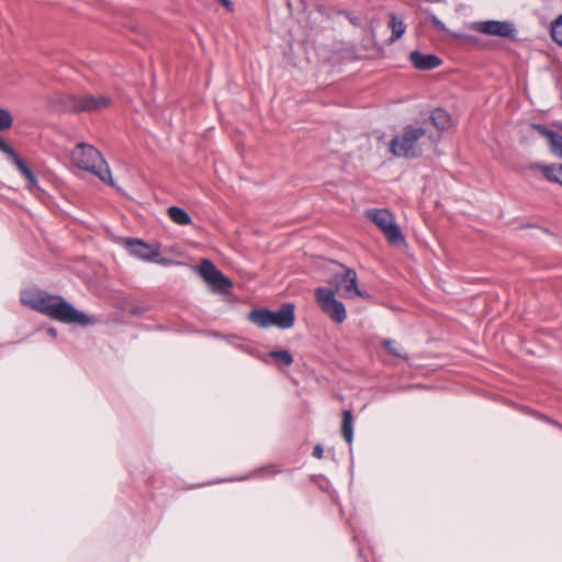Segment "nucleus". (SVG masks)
Masks as SVG:
<instances>
[{
  "label": "nucleus",
  "instance_id": "f257e3e1",
  "mask_svg": "<svg viewBox=\"0 0 562 562\" xmlns=\"http://www.w3.org/2000/svg\"><path fill=\"white\" fill-rule=\"evenodd\" d=\"M23 302L33 310L61 323L78 324L81 326L93 323L87 314L76 310L61 296L38 293L32 297L23 299Z\"/></svg>",
  "mask_w": 562,
  "mask_h": 562
},
{
  "label": "nucleus",
  "instance_id": "f03ea898",
  "mask_svg": "<svg viewBox=\"0 0 562 562\" xmlns=\"http://www.w3.org/2000/svg\"><path fill=\"white\" fill-rule=\"evenodd\" d=\"M112 105L108 95L55 94L49 98V106L55 112H99Z\"/></svg>",
  "mask_w": 562,
  "mask_h": 562
},
{
  "label": "nucleus",
  "instance_id": "7ed1b4c3",
  "mask_svg": "<svg viewBox=\"0 0 562 562\" xmlns=\"http://www.w3.org/2000/svg\"><path fill=\"white\" fill-rule=\"evenodd\" d=\"M72 164L97 176L101 181L113 186L111 171L101 153L92 145L79 143L71 151Z\"/></svg>",
  "mask_w": 562,
  "mask_h": 562
},
{
  "label": "nucleus",
  "instance_id": "20e7f679",
  "mask_svg": "<svg viewBox=\"0 0 562 562\" xmlns=\"http://www.w3.org/2000/svg\"><path fill=\"white\" fill-rule=\"evenodd\" d=\"M427 131L423 127L408 125L401 135L395 136L390 143V151L396 157L414 158L422 154V139Z\"/></svg>",
  "mask_w": 562,
  "mask_h": 562
},
{
  "label": "nucleus",
  "instance_id": "39448f33",
  "mask_svg": "<svg viewBox=\"0 0 562 562\" xmlns=\"http://www.w3.org/2000/svg\"><path fill=\"white\" fill-rule=\"evenodd\" d=\"M364 216L383 233L391 245L405 244V236L387 209H368Z\"/></svg>",
  "mask_w": 562,
  "mask_h": 562
},
{
  "label": "nucleus",
  "instance_id": "423d86ee",
  "mask_svg": "<svg viewBox=\"0 0 562 562\" xmlns=\"http://www.w3.org/2000/svg\"><path fill=\"white\" fill-rule=\"evenodd\" d=\"M315 300L321 311L333 322L341 324L347 318L346 307L336 299L335 291L326 286L315 289Z\"/></svg>",
  "mask_w": 562,
  "mask_h": 562
},
{
  "label": "nucleus",
  "instance_id": "0eeeda50",
  "mask_svg": "<svg viewBox=\"0 0 562 562\" xmlns=\"http://www.w3.org/2000/svg\"><path fill=\"white\" fill-rule=\"evenodd\" d=\"M331 291L340 294L345 299L352 296L368 297V295L358 288L357 272L351 268H346L342 274L336 273L328 281Z\"/></svg>",
  "mask_w": 562,
  "mask_h": 562
},
{
  "label": "nucleus",
  "instance_id": "6e6552de",
  "mask_svg": "<svg viewBox=\"0 0 562 562\" xmlns=\"http://www.w3.org/2000/svg\"><path fill=\"white\" fill-rule=\"evenodd\" d=\"M201 278L211 286L212 291L227 294L233 288V282L210 259H202L198 268Z\"/></svg>",
  "mask_w": 562,
  "mask_h": 562
},
{
  "label": "nucleus",
  "instance_id": "1a4fd4ad",
  "mask_svg": "<svg viewBox=\"0 0 562 562\" xmlns=\"http://www.w3.org/2000/svg\"><path fill=\"white\" fill-rule=\"evenodd\" d=\"M472 30L477 33L516 41L517 31L508 21L486 20L473 23Z\"/></svg>",
  "mask_w": 562,
  "mask_h": 562
},
{
  "label": "nucleus",
  "instance_id": "9d476101",
  "mask_svg": "<svg viewBox=\"0 0 562 562\" xmlns=\"http://www.w3.org/2000/svg\"><path fill=\"white\" fill-rule=\"evenodd\" d=\"M124 246L128 249L130 254L146 261H154L166 263L167 260H158L160 256V244H147L143 239L127 238L124 240Z\"/></svg>",
  "mask_w": 562,
  "mask_h": 562
},
{
  "label": "nucleus",
  "instance_id": "9b49d317",
  "mask_svg": "<svg viewBox=\"0 0 562 562\" xmlns=\"http://www.w3.org/2000/svg\"><path fill=\"white\" fill-rule=\"evenodd\" d=\"M0 150L9 156L20 172L30 181V189L37 186V179L26 162L0 136Z\"/></svg>",
  "mask_w": 562,
  "mask_h": 562
},
{
  "label": "nucleus",
  "instance_id": "f8f14e48",
  "mask_svg": "<svg viewBox=\"0 0 562 562\" xmlns=\"http://www.w3.org/2000/svg\"><path fill=\"white\" fill-rule=\"evenodd\" d=\"M409 60L413 66L418 70H431L441 65V59L434 54H423L419 50H414L409 54Z\"/></svg>",
  "mask_w": 562,
  "mask_h": 562
},
{
  "label": "nucleus",
  "instance_id": "ddd939ff",
  "mask_svg": "<svg viewBox=\"0 0 562 562\" xmlns=\"http://www.w3.org/2000/svg\"><path fill=\"white\" fill-rule=\"evenodd\" d=\"M271 326L290 328L294 324V305L284 304L278 312H272Z\"/></svg>",
  "mask_w": 562,
  "mask_h": 562
},
{
  "label": "nucleus",
  "instance_id": "4468645a",
  "mask_svg": "<svg viewBox=\"0 0 562 562\" xmlns=\"http://www.w3.org/2000/svg\"><path fill=\"white\" fill-rule=\"evenodd\" d=\"M532 127L548 139L551 153L562 159V133L551 131L543 125H532Z\"/></svg>",
  "mask_w": 562,
  "mask_h": 562
},
{
  "label": "nucleus",
  "instance_id": "2eb2a0df",
  "mask_svg": "<svg viewBox=\"0 0 562 562\" xmlns=\"http://www.w3.org/2000/svg\"><path fill=\"white\" fill-rule=\"evenodd\" d=\"M530 169L540 170L548 181L562 186V164H560V165L533 164L530 166Z\"/></svg>",
  "mask_w": 562,
  "mask_h": 562
},
{
  "label": "nucleus",
  "instance_id": "dca6fc26",
  "mask_svg": "<svg viewBox=\"0 0 562 562\" xmlns=\"http://www.w3.org/2000/svg\"><path fill=\"white\" fill-rule=\"evenodd\" d=\"M430 120L432 125L441 132L447 131L452 125L449 113L440 108H437L431 112Z\"/></svg>",
  "mask_w": 562,
  "mask_h": 562
},
{
  "label": "nucleus",
  "instance_id": "f3484780",
  "mask_svg": "<svg viewBox=\"0 0 562 562\" xmlns=\"http://www.w3.org/2000/svg\"><path fill=\"white\" fill-rule=\"evenodd\" d=\"M167 215L177 225L187 226L192 224V218L190 214L179 206L168 207Z\"/></svg>",
  "mask_w": 562,
  "mask_h": 562
},
{
  "label": "nucleus",
  "instance_id": "a211bd4d",
  "mask_svg": "<svg viewBox=\"0 0 562 562\" xmlns=\"http://www.w3.org/2000/svg\"><path fill=\"white\" fill-rule=\"evenodd\" d=\"M248 318L259 327L266 328L271 326L272 312L269 310H252Z\"/></svg>",
  "mask_w": 562,
  "mask_h": 562
},
{
  "label": "nucleus",
  "instance_id": "6ab92c4d",
  "mask_svg": "<svg viewBox=\"0 0 562 562\" xmlns=\"http://www.w3.org/2000/svg\"><path fill=\"white\" fill-rule=\"evenodd\" d=\"M353 416L352 412L346 409L342 412V423H341V435L348 443L352 442L353 439Z\"/></svg>",
  "mask_w": 562,
  "mask_h": 562
},
{
  "label": "nucleus",
  "instance_id": "aec40b11",
  "mask_svg": "<svg viewBox=\"0 0 562 562\" xmlns=\"http://www.w3.org/2000/svg\"><path fill=\"white\" fill-rule=\"evenodd\" d=\"M390 27L392 30V35L390 37L391 43L401 38L406 30L404 21L400 19L395 13L390 14Z\"/></svg>",
  "mask_w": 562,
  "mask_h": 562
},
{
  "label": "nucleus",
  "instance_id": "412c9836",
  "mask_svg": "<svg viewBox=\"0 0 562 562\" xmlns=\"http://www.w3.org/2000/svg\"><path fill=\"white\" fill-rule=\"evenodd\" d=\"M382 347L384 348V350L387 353H390L396 358H400L402 360L408 359L407 352L404 351V349L401 347V345L393 339H384L382 341Z\"/></svg>",
  "mask_w": 562,
  "mask_h": 562
},
{
  "label": "nucleus",
  "instance_id": "4be33fe9",
  "mask_svg": "<svg viewBox=\"0 0 562 562\" xmlns=\"http://www.w3.org/2000/svg\"><path fill=\"white\" fill-rule=\"evenodd\" d=\"M551 37L555 43L562 46V14L551 24Z\"/></svg>",
  "mask_w": 562,
  "mask_h": 562
},
{
  "label": "nucleus",
  "instance_id": "5701e85b",
  "mask_svg": "<svg viewBox=\"0 0 562 562\" xmlns=\"http://www.w3.org/2000/svg\"><path fill=\"white\" fill-rule=\"evenodd\" d=\"M269 357L281 361L286 367L293 363V357L289 350L270 351Z\"/></svg>",
  "mask_w": 562,
  "mask_h": 562
},
{
  "label": "nucleus",
  "instance_id": "b1692460",
  "mask_svg": "<svg viewBox=\"0 0 562 562\" xmlns=\"http://www.w3.org/2000/svg\"><path fill=\"white\" fill-rule=\"evenodd\" d=\"M13 124V117L11 113L0 108V131L9 130Z\"/></svg>",
  "mask_w": 562,
  "mask_h": 562
},
{
  "label": "nucleus",
  "instance_id": "393cba45",
  "mask_svg": "<svg viewBox=\"0 0 562 562\" xmlns=\"http://www.w3.org/2000/svg\"><path fill=\"white\" fill-rule=\"evenodd\" d=\"M324 453V449L321 445H316L313 450V456L317 459H322Z\"/></svg>",
  "mask_w": 562,
  "mask_h": 562
},
{
  "label": "nucleus",
  "instance_id": "a878e982",
  "mask_svg": "<svg viewBox=\"0 0 562 562\" xmlns=\"http://www.w3.org/2000/svg\"><path fill=\"white\" fill-rule=\"evenodd\" d=\"M228 11H233V3L229 0H218Z\"/></svg>",
  "mask_w": 562,
  "mask_h": 562
},
{
  "label": "nucleus",
  "instance_id": "bb28decb",
  "mask_svg": "<svg viewBox=\"0 0 562 562\" xmlns=\"http://www.w3.org/2000/svg\"><path fill=\"white\" fill-rule=\"evenodd\" d=\"M267 472H268V473H271V474H277V473H280V472H281V470H280L278 467L272 465V467H270L269 469H267Z\"/></svg>",
  "mask_w": 562,
  "mask_h": 562
},
{
  "label": "nucleus",
  "instance_id": "cd10ccee",
  "mask_svg": "<svg viewBox=\"0 0 562 562\" xmlns=\"http://www.w3.org/2000/svg\"><path fill=\"white\" fill-rule=\"evenodd\" d=\"M48 334L52 335L53 337H55L57 333H56L55 328L50 327V328H48Z\"/></svg>",
  "mask_w": 562,
  "mask_h": 562
}]
</instances>
